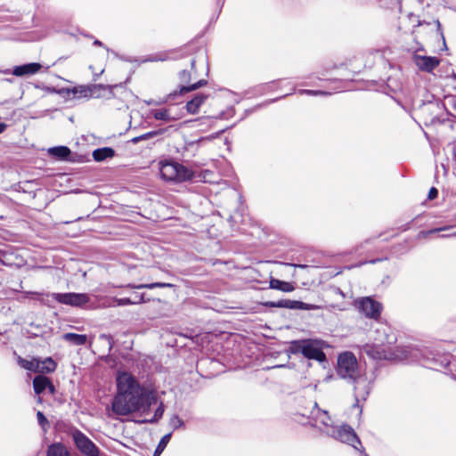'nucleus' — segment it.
Instances as JSON below:
<instances>
[{
	"label": "nucleus",
	"instance_id": "nucleus-1",
	"mask_svg": "<svg viewBox=\"0 0 456 456\" xmlns=\"http://www.w3.org/2000/svg\"><path fill=\"white\" fill-rule=\"evenodd\" d=\"M118 394L112 402V411L118 415H127L136 411L145 412L156 396L145 392L136 379L127 372H118L117 376Z\"/></svg>",
	"mask_w": 456,
	"mask_h": 456
},
{
	"label": "nucleus",
	"instance_id": "nucleus-2",
	"mask_svg": "<svg viewBox=\"0 0 456 456\" xmlns=\"http://www.w3.org/2000/svg\"><path fill=\"white\" fill-rule=\"evenodd\" d=\"M338 374L343 379H349L355 382L354 395L356 400L365 399L368 384L364 378L358 376V363L355 356L349 352L340 354L338 358Z\"/></svg>",
	"mask_w": 456,
	"mask_h": 456
},
{
	"label": "nucleus",
	"instance_id": "nucleus-3",
	"mask_svg": "<svg viewBox=\"0 0 456 456\" xmlns=\"http://www.w3.org/2000/svg\"><path fill=\"white\" fill-rule=\"evenodd\" d=\"M323 342L317 339H302L292 341L289 345V352L294 354H301L305 358L322 362L325 354L322 352Z\"/></svg>",
	"mask_w": 456,
	"mask_h": 456
},
{
	"label": "nucleus",
	"instance_id": "nucleus-4",
	"mask_svg": "<svg viewBox=\"0 0 456 456\" xmlns=\"http://www.w3.org/2000/svg\"><path fill=\"white\" fill-rule=\"evenodd\" d=\"M161 177L166 181L183 182L193 179V172L175 162H165L160 166Z\"/></svg>",
	"mask_w": 456,
	"mask_h": 456
},
{
	"label": "nucleus",
	"instance_id": "nucleus-5",
	"mask_svg": "<svg viewBox=\"0 0 456 456\" xmlns=\"http://www.w3.org/2000/svg\"><path fill=\"white\" fill-rule=\"evenodd\" d=\"M326 433L343 443L352 445L355 449H358L355 444H361L354 429L347 425L331 428L330 430H327Z\"/></svg>",
	"mask_w": 456,
	"mask_h": 456
},
{
	"label": "nucleus",
	"instance_id": "nucleus-6",
	"mask_svg": "<svg viewBox=\"0 0 456 456\" xmlns=\"http://www.w3.org/2000/svg\"><path fill=\"white\" fill-rule=\"evenodd\" d=\"M52 297L61 304L75 307H81L90 301L86 293H53Z\"/></svg>",
	"mask_w": 456,
	"mask_h": 456
},
{
	"label": "nucleus",
	"instance_id": "nucleus-7",
	"mask_svg": "<svg viewBox=\"0 0 456 456\" xmlns=\"http://www.w3.org/2000/svg\"><path fill=\"white\" fill-rule=\"evenodd\" d=\"M72 437L77 449L86 456H99L96 445L81 431L75 430Z\"/></svg>",
	"mask_w": 456,
	"mask_h": 456
},
{
	"label": "nucleus",
	"instance_id": "nucleus-8",
	"mask_svg": "<svg viewBox=\"0 0 456 456\" xmlns=\"http://www.w3.org/2000/svg\"><path fill=\"white\" fill-rule=\"evenodd\" d=\"M359 310L365 314L366 317L378 319L381 314L382 305L380 303L370 297H363L358 301Z\"/></svg>",
	"mask_w": 456,
	"mask_h": 456
},
{
	"label": "nucleus",
	"instance_id": "nucleus-9",
	"mask_svg": "<svg viewBox=\"0 0 456 456\" xmlns=\"http://www.w3.org/2000/svg\"><path fill=\"white\" fill-rule=\"evenodd\" d=\"M380 344H366L362 346V352L375 360L388 359L387 353L383 346L385 340L379 339Z\"/></svg>",
	"mask_w": 456,
	"mask_h": 456
},
{
	"label": "nucleus",
	"instance_id": "nucleus-10",
	"mask_svg": "<svg viewBox=\"0 0 456 456\" xmlns=\"http://www.w3.org/2000/svg\"><path fill=\"white\" fill-rule=\"evenodd\" d=\"M116 86L90 85V98H110Z\"/></svg>",
	"mask_w": 456,
	"mask_h": 456
},
{
	"label": "nucleus",
	"instance_id": "nucleus-11",
	"mask_svg": "<svg viewBox=\"0 0 456 456\" xmlns=\"http://www.w3.org/2000/svg\"><path fill=\"white\" fill-rule=\"evenodd\" d=\"M34 391L37 395H40L46 388L49 389L51 394H53L55 389L49 378L39 375L33 379Z\"/></svg>",
	"mask_w": 456,
	"mask_h": 456
},
{
	"label": "nucleus",
	"instance_id": "nucleus-12",
	"mask_svg": "<svg viewBox=\"0 0 456 456\" xmlns=\"http://www.w3.org/2000/svg\"><path fill=\"white\" fill-rule=\"evenodd\" d=\"M41 68V64L37 62H31L15 67L12 73L16 77L30 76L37 73Z\"/></svg>",
	"mask_w": 456,
	"mask_h": 456
},
{
	"label": "nucleus",
	"instance_id": "nucleus-13",
	"mask_svg": "<svg viewBox=\"0 0 456 456\" xmlns=\"http://www.w3.org/2000/svg\"><path fill=\"white\" fill-rule=\"evenodd\" d=\"M208 97V94L202 93L196 94L191 101L187 102L185 105L187 112L192 115L197 114Z\"/></svg>",
	"mask_w": 456,
	"mask_h": 456
},
{
	"label": "nucleus",
	"instance_id": "nucleus-14",
	"mask_svg": "<svg viewBox=\"0 0 456 456\" xmlns=\"http://www.w3.org/2000/svg\"><path fill=\"white\" fill-rule=\"evenodd\" d=\"M152 116L155 119L166 122L176 121L182 118L180 114H172V108L155 110L152 111Z\"/></svg>",
	"mask_w": 456,
	"mask_h": 456
},
{
	"label": "nucleus",
	"instance_id": "nucleus-15",
	"mask_svg": "<svg viewBox=\"0 0 456 456\" xmlns=\"http://www.w3.org/2000/svg\"><path fill=\"white\" fill-rule=\"evenodd\" d=\"M282 308L289 309H301V310H317L322 309V306L316 305L306 304L301 301L283 299V303L280 304Z\"/></svg>",
	"mask_w": 456,
	"mask_h": 456
},
{
	"label": "nucleus",
	"instance_id": "nucleus-16",
	"mask_svg": "<svg viewBox=\"0 0 456 456\" xmlns=\"http://www.w3.org/2000/svg\"><path fill=\"white\" fill-rule=\"evenodd\" d=\"M67 94H72L77 99H89L90 85L89 86H77L72 88H68Z\"/></svg>",
	"mask_w": 456,
	"mask_h": 456
},
{
	"label": "nucleus",
	"instance_id": "nucleus-17",
	"mask_svg": "<svg viewBox=\"0 0 456 456\" xmlns=\"http://www.w3.org/2000/svg\"><path fill=\"white\" fill-rule=\"evenodd\" d=\"M62 339L74 346H83L87 342V336L84 334L68 332L62 335Z\"/></svg>",
	"mask_w": 456,
	"mask_h": 456
},
{
	"label": "nucleus",
	"instance_id": "nucleus-18",
	"mask_svg": "<svg viewBox=\"0 0 456 456\" xmlns=\"http://www.w3.org/2000/svg\"><path fill=\"white\" fill-rule=\"evenodd\" d=\"M205 85H207V80L205 79H200L198 82L191 85V86H182L179 89V92H176L175 91L174 93H171L168 94L167 98L168 99H175V97L179 94H183L185 93H188V92H191V91H194V90H197L198 88L201 87V86H204Z\"/></svg>",
	"mask_w": 456,
	"mask_h": 456
},
{
	"label": "nucleus",
	"instance_id": "nucleus-19",
	"mask_svg": "<svg viewBox=\"0 0 456 456\" xmlns=\"http://www.w3.org/2000/svg\"><path fill=\"white\" fill-rule=\"evenodd\" d=\"M269 288L283 292H291L295 289V287L290 282L283 281L275 278H271Z\"/></svg>",
	"mask_w": 456,
	"mask_h": 456
},
{
	"label": "nucleus",
	"instance_id": "nucleus-20",
	"mask_svg": "<svg viewBox=\"0 0 456 456\" xmlns=\"http://www.w3.org/2000/svg\"><path fill=\"white\" fill-rule=\"evenodd\" d=\"M419 69L431 72L439 65L438 59H415Z\"/></svg>",
	"mask_w": 456,
	"mask_h": 456
},
{
	"label": "nucleus",
	"instance_id": "nucleus-21",
	"mask_svg": "<svg viewBox=\"0 0 456 456\" xmlns=\"http://www.w3.org/2000/svg\"><path fill=\"white\" fill-rule=\"evenodd\" d=\"M114 155V150L109 147L97 149L93 151V158L95 161H102L106 159L112 158Z\"/></svg>",
	"mask_w": 456,
	"mask_h": 456
},
{
	"label": "nucleus",
	"instance_id": "nucleus-22",
	"mask_svg": "<svg viewBox=\"0 0 456 456\" xmlns=\"http://www.w3.org/2000/svg\"><path fill=\"white\" fill-rule=\"evenodd\" d=\"M38 363L39 373H51L56 369V362L51 357L45 360L38 359Z\"/></svg>",
	"mask_w": 456,
	"mask_h": 456
},
{
	"label": "nucleus",
	"instance_id": "nucleus-23",
	"mask_svg": "<svg viewBox=\"0 0 456 456\" xmlns=\"http://www.w3.org/2000/svg\"><path fill=\"white\" fill-rule=\"evenodd\" d=\"M48 153L59 159H65L69 156L70 150L66 146H57L50 148Z\"/></svg>",
	"mask_w": 456,
	"mask_h": 456
},
{
	"label": "nucleus",
	"instance_id": "nucleus-24",
	"mask_svg": "<svg viewBox=\"0 0 456 456\" xmlns=\"http://www.w3.org/2000/svg\"><path fill=\"white\" fill-rule=\"evenodd\" d=\"M47 456H69V454L63 444L57 443L48 447Z\"/></svg>",
	"mask_w": 456,
	"mask_h": 456
},
{
	"label": "nucleus",
	"instance_id": "nucleus-25",
	"mask_svg": "<svg viewBox=\"0 0 456 456\" xmlns=\"http://www.w3.org/2000/svg\"><path fill=\"white\" fill-rule=\"evenodd\" d=\"M315 421L317 424H322L324 428H326L325 431L330 430V428H333L330 425L331 420L328 412L321 411L320 409L317 410Z\"/></svg>",
	"mask_w": 456,
	"mask_h": 456
},
{
	"label": "nucleus",
	"instance_id": "nucleus-26",
	"mask_svg": "<svg viewBox=\"0 0 456 456\" xmlns=\"http://www.w3.org/2000/svg\"><path fill=\"white\" fill-rule=\"evenodd\" d=\"M19 364L25 370L38 372V358H33L32 360H26L21 357L18 359Z\"/></svg>",
	"mask_w": 456,
	"mask_h": 456
},
{
	"label": "nucleus",
	"instance_id": "nucleus-27",
	"mask_svg": "<svg viewBox=\"0 0 456 456\" xmlns=\"http://www.w3.org/2000/svg\"><path fill=\"white\" fill-rule=\"evenodd\" d=\"M125 287L126 288H130V289H156V288H172L174 287L173 284L171 283H167V282H153V283H149V284H139V285H135V284H127L126 285Z\"/></svg>",
	"mask_w": 456,
	"mask_h": 456
},
{
	"label": "nucleus",
	"instance_id": "nucleus-28",
	"mask_svg": "<svg viewBox=\"0 0 456 456\" xmlns=\"http://www.w3.org/2000/svg\"><path fill=\"white\" fill-rule=\"evenodd\" d=\"M194 66H195V61H191V69H192L191 72H189L187 70H183V71L180 72L179 77H180V80L183 83H188L192 78H197L198 77V74H197V71L194 69Z\"/></svg>",
	"mask_w": 456,
	"mask_h": 456
},
{
	"label": "nucleus",
	"instance_id": "nucleus-29",
	"mask_svg": "<svg viewBox=\"0 0 456 456\" xmlns=\"http://www.w3.org/2000/svg\"><path fill=\"white\" fill-rule=\"evenodd\" d=\"M113 301L116 303V305L123 306V305H133V304H141V303H143L145 300H144L143 295L141 294L139 296L138 300H132L128 297H124V298H114Z\"/></svg>",
	"mask_w": 456,
	"mask_h": 456
},
{
	"label": "nucleus",
	"instance_id": "nucleus-30",
	"mask_svg": "<svg viewBox=\"0 0 456 456\" xmlns=\"http://www.w3.org/2000/svg\"><path fill=\"white\" fill-rule=\"evenodd\" d=\"M171 438V434H167L165 435L160 442L159 443L156 450H155V452H154V456H159V454L164 451V449L166 448L167 443L169 442Z\"/></svg>",
	"mask_w": 456,
	"mask_h": 456
},
{
	"label": "nucleus",
	"instance_id": "nucleus-31",
	"mask_svg": "<svg viewBox=\"0 0 456 456\" xmlns=\"http://www.w3.org/2000/svg\"><path fill=\"white\" fill-rule=\"evenodd\" d=\"M163 413H164V405L162 403H160L159 406L155 411L153 417L151 419H145L144 421L145 422H155L162 417Z\"/></svg>",
	"mask_w": 456,
	"mask_h": 456
},
{
	"label": "nucleus",
	"instance_id": "nucleus-32",
	"mask_svg": "<svg viewBox=\"0 0 456 456\" xmlns=\"http://www.w3.org/2000/svg\"><path fill=\"white\" fill-rule=\"evenodd\" d=\"M161 134L160 131H154V132H149V133H146L144 134H142L140 136H137L135 138L133 139V142H138L139 141H142V140H146V139H150V138H152L158 134Z\"/></svg>",
	"mask_w": 456,
	"mask_h": 456
},
{
	"label": "nucleus",
	"instance_id": "nucleus-33",
	"mask_svg": "<svg viewBox=\"0 0 456 456\" xmlns=\"http://www.w3.org/2000/svg\"><path fill=\"white\" fill-rule=\"evenodd\" d=\"M37 418L39 425L42 427V428L45 431L49 427V422L47 419L45 417V415L41 411H37Z\"/></svg>",
	"mask_w": 456,
	"mask_h": 456
},
{
	"label": "nucleus",
	"instance_id": "nucleus-34",
	"mask_svg": "<svg viewBox=\"0 0 456 456\" xmlns=\"http://www.w3.org/2000/svg\"><path fill=\"white\" fill-rule=\"evenodd\" d=\"M282 303H283V299H282V300H280V301H277V302L268 301V302L264 303V305H265V306H271V307H279V308H282V305H280V304H282Z\"/></svg>",
	"mask_w": 456,
	"mask_h": 456
},
{
	"label": "nucleus",
	"instance_id": "nucleus-35",
	"mask_svg": "<svg viewBox=\"0 0 456 456\" xmlns=\"http://www.w3.org/2000/svg\"><path fill=\"white\" fill-rule=\"evenodd\" d=\"M171 423L175 428H177L178 426L183 425V421L177 416H174L172 418Z\"/></svg>",
	"mask_w": 456,
	"mask_h": 456
},
{
	"label": "nucleus",
	"instance_id": "nucleus-36",
	"mask_svg": "<svg viewBox=\"0 0 456 456\" xmlns=\"http://www.w3.org/2000/svg\"><path fill=\"white\" fill-rule=\"evenodd\" d=\"M438 191L435 187H432L428 192V199L434 200L437 197Z\"/></svg>",
	"mask_w": 456,
	"mask_h": 456
},
{
	"label": "nucleus",
	"instance_id": "nucleus-37",
	"mask_svg": "<svg viewBox=\"0 0 456 456\" xmlns=\"http://www.w3.org/2000/svg\"><path fill=\"white\" fill-rule=\"evenodd\" d=\"M304 92L308 94H312V95L324 94H325V93H323L322 91H312V90H306V91H304Z\"/></svg>",
	"mask_w": 456,
	"mask_h": 456
},
{
	"label": "nucleus",
	"instance_id": "nucleus-38",
	"mask_svg": "<svg viewBox=\"0 0 456 456\" xmlns=\"http://www.w3.org/2000/svg\"><path fill=\"white\" fill-rule=\"evenodd\" d=\"M171 108H172V114H180V115H182V117L183 116V113L182 110L177 112V111H175V108L174 106H172Z\"/></svg>",
	"mask_w": 456,
	"mask_h": 456
},
{
	"label": "nucleus",
	"instance_id": "nucleus-39",
	"mask_svg": "<svg viewBox=\"0 0 456 456\" xmlns=\"http://www.w3.org/2000/svg\"><path fill=\"white\" fill-rule=\"evenodd\" d=\"M5 126H6L4 124H0V134H2L4 131Z\"/></svg>",
	"mask_w": 456,
	"mask_h": 456
},
{
	"label": "nucleus",
	"instance_id": "nucleus-40",
	"mask_svg": "<svg viewBox=\"0 0 456 456\" xmlns=\"http://www.w3.org/2000/svg\"><path fill=\"white\" fill-rule=\"evenodd\" d=\"M444 229H435V230H432L430 232H428V233H433V232H440V231H444Z\"/></svg>",
	"mask_w": 456,
	"mask_h": 456
},
{
	"label": "nucleus",
	"instance_id": "nucleus-41",
	"mask_svg": "<svg viewBox=\"0 0 456 456\" xmlns=\"http://www.w3.org/2000/svg\"><path fill=\"white\" fill-rule=\"evenodd\" d=\"M291 265L294 266V267H299V268L306 267V265Z\"/></svg>",
	"mask_w": 456,
	"mask_h": 456
},
{
	"label": "nucleus",
	"instance_id": "nucleus-42",
	"mask_svg": "<svg viewBox=\"0 0 456 456\" xmlns=\"http://www.w3.org/2000/svg\"><path fill=\"white\" fill-rule=\"evenodd\" d=\"M207 66H208L207 62L203 61V62H202V68H203V69H206V68H207Z\"/></svg>",
	"mask_w": 456,
	"mask_h": 456
},
{
	"label": "nucleus",
	"instance_id": "nucleus-43",
	"mask_svg": "<svg viewBox=\"0 0 456 456\" xmlns=\"http://www.w3.org/2000/svg\"><path fill=\"white\" fill-rule=\"evenodd\" d=\"M414 57L419 58V57H426V56L425 55L415 54Z\"/></svg>",
	"mask_w": 456,
	"mask_h": 456
},
{
	"label": "nucleus",
	"instance_id": "nucleus-44",
	"mask_svg": "<svg viewBox=\"0 0 456 456\" xmlns=\"http://www.w3.org/2000/svg\"><path fill=\"white\" fill-rule=\"evenodd\" d=\"M94 45H101V42H100V41H98V40H95V41H94Z\"/></svg>",
	"mask_w": 456,
	"mask_h": 456
},
{
	"label": "nucleus",
	"instance_id": "nucleus-45",
	"mask_svg": "<svg viewBox=\"0 0 456 456\" xmlns=\"http://www.w3.org/2000/svg\"><path fill=\"white\" fill-rule=\"evenodd\" d=\"M139 296L140 295H136L135 297H134V300H138L139 299Z\"/></svg>",
	"mask_w": 456,
	"mask_h": 456
},
{
	"label": "nucleus",
	"instance_id": "nucleus-46",
	"mask_svg": "<svg viewBox=\"0 0 456 456\" xmlns=\"http://www.w3.org/2000/svg\"><path fill=\"white\" fill-rule=\"evenodd\" d=\"M101 338H107V336H106V335H102V336H101Z\"/></svg>",
	"mask_w": 456,
	"mask_h": 456
},
{
	"label": "nucleus",
	"instance_id": "nucleus-47",
	"mask_svg": "<svg viewBox=\"0 0 456 456\" xmlns=\"http://www.w3.org/2000/svg\"><path fill=\"white\" fill-rule=\"evenodd\" d=\"M449 235L447 234H443L442 237H448Z\"/></svg>",
	"mask_w": 456,
	"mask_h": 456
}]
</instances>
